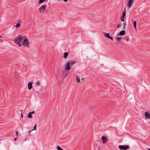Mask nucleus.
Wrapping results in <instances>:
<instances>
[{"mask_svg":"<svg viewBox=\"0 0 150 150\" xmlns=\"http://www.w3.org/2000/svg\"><path fill=\"white\" fill-rule=\"evenodd\" d=\"M36 126H37V125H36L34 127L33 129L32 130V131L34 130H36Z\"/></svg>","mask_w":150,"mask_h":150,"instance_id":"nucleus-22","label":"nucleus"},{"mask_svg":"<svg viewBox=\"0 0 150 150\" xmlns=\"http://www.w3.org/2000/svg\"><path fill=\"white\" fill-rule=\"evenodd\" d=\"M134 27V28H136L137 27V22L136 21H134L133 22Z\"/></svg>","mask_w":150,"mask_h":150,"instance_id":"nucleus-15","label":"nucleus"},{"mask_svg":"<svg viewBox=\"0 0 150 150\" xmlns=\"http://www.w3.org/2000/svg\"><path fill=\"white\" fill-rule=\"evenodd\" d=\"M66 70V68H65V69H64V70Z\"/></svg>","mask_w":150,"mask_h":150,"instance_id":"nucleus-37","label":"nucleus"},{"mask_svg":"<svg viewBox=\"0 0 150 150\" xmlns=\"http://www.w3.org/2000/svg\"><path fill=\"white\" fill-rule=\"evenodd\" d=\"M67 0H66V2L67 1Z\"/></svg>","mask_w":150,"mask_h":150,"instance_id":"nucleus-38","label":"nucleus"},{"mask_svg":"<svg viewBox=\"0 0 150 150\" xmlns=\"http://www.w3.org/2000/svg\"><path fill=\"white\" fill-rule=\"evenodd\" d=\"M40 84V82L39 81H38L37 82H36V85H39Z\"/></svg>","mask_w":150,"mask_h":150,"instance_id":"nucleus-23","label":"nucleus"},{"mask_svg":"<svg viewBox=\"0 0 150 150\" xmlns=\"http://www.w3.org/2000/svg\"><path fill=\"white\" fill-rule=\"evenodd\" d=\"M125 25H126V23H123V25H124V28H125Z\"/></svg>","mask_w":150,"mask_h":150,"instance_id":"nucleus-28","label":"nucleus"},{"mask_svg":"<svg viewBox=\"0 0 150 150\" xmlns=\"http://www.w3.org/2000/svg\"><path fill=\"white\" fill-rule=\"evenodd\" d=\"M33 83L32 82H30L28 83V88L29 90H30L33 87L32 84Z\"/></svg>","mask_w":150,"mask_h":150,"instance_id":"nucleus-10","label":"nucleus"},{"mask_svg":"<svg viewBox=\"0 0 150 150\" xmlns=\"http://www.w3.org/2000/svg\"><path fill=\"white\" fill-rule=\"evenodd\" d=\"M129 147L128 145H119V148L120 150H126L129 148Z\"/></svg>","mask_w":150,"mask_h":150,"instance_id":"nucleus-4","label":"nucleus"},{"mask_svg":"<svg viewBox=\"0 0 150 150\" xmlns=\"http://www.w3.org/2000/svg\"><path fill=\"white\" fill-rule=\"evenodd\" d=\"M124 18H125V17H123L122 16H121L120 19L122 21V22L124 21Z\"/></svg>","mask_w":150,"mask_h":150,"instance_id":"nucleus-18","label":"nucleus"},{"mask_svg":"<svg viewBox=\"0 0 150 150\" xmlns=\"http://www.w3.org/2000/svg\"><path fill=\"white\" fill-rule=\"evenodd\" d=\"M21 26V25L19 23H17L15 25V27L16 28H17L18 27H20Z\"/></svg>","mask_w":150,"mask_h":150,"instance_id":"nucleus-16","label":"nucleus"},{"mask_svg":"<svg viewBox=\"0 0 150 150\" xmlns=\"http://www.w3.org/2000/svg\"><path fill=\"white\" fill-rule=\"evenodd\" d=\"M75 62L74 61H73L72 62L69 61L66 63V72H69L70 71V66H73V64ZM67 75V74H66V76Z\"/></svg>","mask_w":150,"mask_h":150,"instance_id":"nucleus-3","label":"nucleus"},{"mask_svg":"<svg viewBox=\"0 0 150 150\" xmlns=\"http://www.w3.org/2000/svg\"><path fill=\"white\" fill-rule=\"evenodd\" d=\"M30 131H29V132H28V133H29V134H30Z\"/></svg>","mask_w":150,"mask_h":150,"instance_id":"nucleus-34","label":"nucleus"},{"mask_svg":"<svg viewBox=\"0 0 150 150\" xmlns=\"http://www.w3.org/2000/svg\"><path fill=\"white\" fill-rule=\"evenodd\" d=\"M102 140L103 143L104 144L106 143L108 141L107 139L104 136L102 137Z\"/></svg>","mask_w":150,"mask_h":150,"instance_id":"nucleus-8","label":"nucleus"},{"mask_svg":"<svg viewBox=\"0 0 150 150\" xmlns=\"http://www.w3.org/2000/svg\"><path fill=\"white\" fill-rule=\"evenodd\" d=\"M35 112V111H33L32 112H30V113H31L32 114H34Z\"/></svg>","mask_w":150,"mask_h":150,"instance_id":"nucleus-26","label":"nucleus"},{"mask_svg":"<svg viewBox=\"0 0 150 150\" xmlns=\"http://www.w3.org/2000/svg\"><path fill=\"white\" fill-rule=\"evenodd\" d=\"M125 15H126L125 12L124 11H123V13H122V16L123 17H125Z\"/></svg>","mask_w":150,"mask_h":150,"instance_id":"nucleus-21","label":"nucleus"},{"mask_svg":"<svg viewBox=\"0 0 150 150\" xmlns=\"http://www.w3.org/2000/svg\"><path fill=\"white\" fill-rule=\"evenodd\" d=\"M129 40V38H127V39H126V40L128 42V40Z\"/></svg>","mask_w":150,"mask_h":150,"instance_id":"nucleus-29","label":"nucleus"},{"mask_svg":"<svg viewBox=\"0 0 150 150\" xmlns=\"http://www.w3.org/2000/svg\"><path fill=\"white\" fill-rule=\"evenodd\" d=\"M63 57L64 58H66V52L64 53Z\"/></svg>","mask_w":150,"mask_h":150,"instance_id":"nucleus-24","label":"nucleus"},{"mask_svg":"<svg viewBox=\"0 0 150 150\" xmlns=\"http://www.w3.org/2000/svg\"><path fill=\"white\" fill-rule=\"evenodd\" d=\"M66 2V0H64Z\"/></svg>","mask_w":150,"mask_h":150,"instance_id":"nucleus-36","label":"nucleus"},{"mask_svg":"<svg viewBox=\"0 0 150 150\" xmlns=\"http://www.w3.org/2000/svg\"><path fill=\"white\" fill-rule=\"evenodd\" d=\"M23 45L25 47L29 48L30 47V43L29 39L26 37H24L23 42Z\"/></svg>","mask_w":150,"mask_h":150,"instance_id":"nucleus-1","label":"nucleus"},{"mask_svg":"<svg viewBox=\"0 0 150 150\" xmlns=\"http://www.w3.org/2000/svg\"><path fill=\"white\" fill-rule=\"evenodd\" d=\"M47 6L46 5L42 6L39 9V11L41 12H43L45 10Z\"/></svg>","mask_w":150,"mask_h":150,"instance_id":"nucleus-5","label":"nucleus"},{"mask_svg":"<svg viewBox=\"0 0 150 150\" xmlns=\"http://www.w3.org/2000/svg\"><path fill=\"white\" fill-rule=\"evenodd\" d=\"M133 0H129L127 4V7L130 8L132 6L133 2Z\"/></svg>","mask_w":150,"mask_h":150,"instance_id":"nucleus-6","label":"nucleus"},{"mask_svg":"<svg viewBox=\"0 0 150 150\" xmlns=\"http://www.w3.org/2000/svg\"><path fill=\"white\" fill-rule=\"evenodd\" d=\"M79 76H76V81L77 83H79L80 82V80L79 78Z\"/></svg>","mask_w":150,"mask_h":150,"instance_id":"nucleus-13","label":"nucleus"},{"mask_svg":"<svg viewBox=\"0 0 150 150\" xmlns=\"http://www.w3.org/2000/svg\"><path fill=\"white\" fill-rule=\"evenodd\" d=\"M104 35L106 38L110 39L111 40H112L113 39V38L112 37H110V36L109 34V33H104Z\"/></svg>","mask_w":150,"mask_h":150,"instance_id":"nucleus-9","label":"nucleus"},{"mask_svg":"<svg viewBox=\"0 0 150 150\" xmlns=\"http://www.w3.org/2000/svg\"><path fill=\"white\" fill-rule=\"evenodd\" d=\"M68 54V53L67 52H66V57H67Z\"/></svg>","mask_w":150,"mask_h":150,"instance_id":"nucleus-30","label":"nucleus"},{"mask_svg":"<svg viewBox=\"0 0 150 150\" xmlns=\"http://www.w3.org/2000/svg\"><path fill=\"white\" fill-rule=\"evenodd\" d=\"M148 149L149 150H150V148H148Z\"/></svg>","mask_w":150,"mask_h":150,"instance_id":"nucleus-35","label":"nucleus"},{"mask_svg":"<svg viewBox=\"0 0 150 150\" xmlns=\"http://www.w3.org/2000/svg\"><path fill=\"white\" fill-rule=\"evenodd\" d=\"M120 24H119L117 25V27L118 28L120 27Z\"/></svg>","mask_w":150,"mask_h":150,"instance_id":"nucleus-25","label":"nucleus"},{"mask_svg":"<svg viewBox=\"0 0 150 150\" xmlns=\"http://www.w3.org/2000/svg\"><path fill=\"white\" fill-rule=\"evenodd\" d=\"M33 117V116L32 115V114L29 112L27 116V117L30 118H32Z\"/></svg>","mask_w":150,"mask_h":150,"instance_id":"nucleus-14","label":"nucleus"},{"mask_svg":"<svg viewBox=\"0 0 150 150\" xmlns=\"http://www.w3.org/2000/svg\"><path fill=\"white\" fill-rule=\"evenodd\" d=\"M125 31L124 30H122L120 31L118 34H117V35L118 36L119 35H123L125 34Z\"/></svg>","mask_w":150,"mask_h":150,"instance_id":"nucleus-11","label":"nucleus"},{"mask_svg":"<svg viewBox=\"0 0 150 150\" xmlns=\"http://www.w3.org/2000/svg\"><path fill=\"white\" fill-rule=\"evenodd\" d=\"M61 76L63 79H64L66 77V73L64 71L62 72Z\"/></svg>","mask_w":150,"mask_h":150,"instance_id":"nucleus-12","label":"nucleus"},{"mask_svg":"<svg viewBox=\"0 0 150 150\" xmlns=\"http://www.w3.org/2000/svg\"><path fill=\"white\" fill-rule=\"evenodd\" d=\"M21 117H23V116L22 115V112L21 113Z\"/></svg>","mask_w":150,"mask_h":150,"instance_id":"nucleus-31","label":"nucleus"},{"mask_svg":"<svg viewBox=\"0 0 150 150\" xmlns=\"http://www.w3.org/2000/svg\"><path fill=\"white\" fill-rule=\"evenodd\" d=\"M17 139V138H15L14 139V140L15 141H16Z\"/></svg>","mask_w":150,"mask_h":150,"instance_id":"nucleus-32","label":"nucleus"},{"mask_svg":"<svg viewBox=\"0 0 150 150\" xmlns=\"http://www.w3.org/2000/svg\"><path fill=\"white\" fill-rule=\"evenodd\" d=\"M57 149L58 150H64L63 149H62L60 146H57Z\"/></svg>","mask_w":150,"mask_h":150,"instance_id":"nucleus-17","label":"nucleus"},{"mask_svg":"<svg viewBox=\"0 0 150 150\" xmlns=\"http://www.w3.org/2000/svg\"><path fill=\"white\" fill-rule=\"evenodd\" d=\"M46 0H40L39 2V4H42Z\"/></svg>","mask_w":150,"mask_h":150,"instance_id":"nucleus-19","label":"nucleus"},{"mask_svg":"<svg viewBox=\"0 0 150 150\" xmlns=\"http://www.w3.org/2000/svg\"><path fill=\"white\" fill-rule=\"evenodd\" d=\"M83 78H82L81 79V80H83Z\"/></svg>","mask_w":150,"mask_h":150,"instance_id":"nucleus-33","label":"nucleus"},{"mask_svg":"<svg viewBox=\"0 0 150 150\" xmlns=\"http://www.w3.org/2000/svg\"><path fill=\"white\" fill-rule=\"evenodd\" d=\"M16 135L17 137H18V132L17 131L16 132Z\"/></svg>","mask_w":150,"mask_h":150,"instance_id":"nucleus-27","label":"nucleus"},{"mask_svg":"<svg viewBox=\"0 0 150 150\" xmlns=\"http://www.w3.org/2000/svg\"><path fill=\"white\" fill-rule=\"evenodd\" d=\"M144 115L146 119H150V113L148 112H144Z\"/></svg>","mask_w":150,"mask_h":150,"instance_id":"nucleus-7","label":"nucleus"},{"mask_svg":"<svg viewBox=\"0 0 150 150\" xmlns=\"http://www.w3.org/2000/svg\"><path fill=\"white\" fill-rule=\"evenodd\" d=\"M23 37L22 36H19L16 37L14 40V42L16 44H17L19 47L22 46L21 44V42L22 41V39Z\"/></svg>","mask_w":150,"mask_h":150,"instance_id":"nucleus-2","label":"nucleus"},{"mask_svg":"<svg viewBox=\"0 0 150 150\" xmlns=\"http://www.w3.org/2000/svg\"><path fill=\"white\" fill-rule=\"evenodd\" d=\"M122 39V38L121 37H117L116 40L118 41H120L121 39Z\"/></svg>","mask_w":150,"mask_h":150,"instance_id":"nucleus-20","label":"nucleus"}]
</instances>
